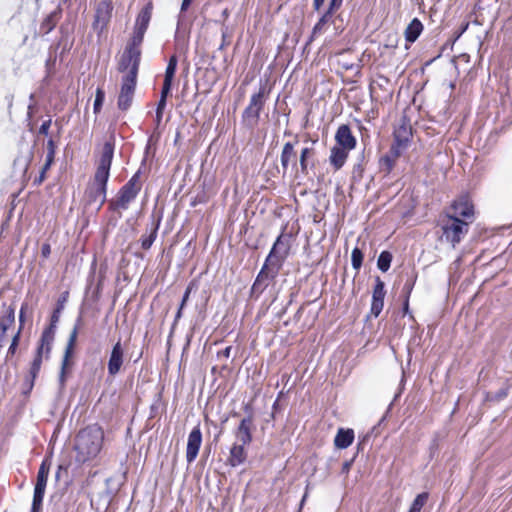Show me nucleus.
I'll use <instances>...</instances> for the list:
<instances>
[{
	"mask_svg": "<svg viewBox=\"0 0 512 512\" xmlns=\"http://www.w3.org/2000/svg\"><path fill=\"white\" fill-rule=\"evenodd\" d=\"M77 335H78V327L75 326L69 335V339H68V342H67V345L65 348L64 357H63L62 364H61V371H60V375H59V383H60L61 388H63L65 385L66 369L69 366V358L71 357V355L73 353Z\"/></svg>",
	"mask_w": 512,
	"mask_h": 512,
	"instance_id": "obj_17",
	"label": "nucleus"
},
{
	"mask_svg": "<svg viewBox=\"0 0 512 512\" xmlns=\"http://www.w3.org/2000/svg\"><path fill=\"white\" fill-rule=\"evenodd\" d=\"M41 253L44 258H47L51 253V248L49 244H43L41 248Z\"/></svg>",
	"mask_w": 512,
	"mask_h": 512,
	"instance_id": "obj_47",
	"label": "nucleus"
},
{
	"mask_svg": "<svg viewBox=\"0 0 512 512\" xmlns=\"http://www.w3.org/2000/svg\"><path fill=\"white\" fill-rule=\"evenodd\" d=\"M141 189L140 170L121 188L116 202L118 208L127 209L128 204L134 200Z\"/></svg>",
	"mask_w": 512,
	"mask_h": 512,
	"instance_id": "obj_10",
	"label": "nucleus"
},
{
	"mask_svg": "<svg viewBox=\"0 0 512 512\" xmlns=\"http://www.w3.org/2000/svg\"><path fill=\"white\" fill-rule=\"evenodd\" d=\"M325 0H313V7L315 10H319L321 6L324 4Z\"/></svg>",
	"mask_w": 512,
	"mask_h": 512,
	"instance_id": "obj_50",
	"label": "nucleus"
},
{
	"mask_svg": "<svg viewBox=\"0 0 512 512\" xmlns=\"http://www.w3.org/2000/svg\"><path fill=\"white\" fill-rule=\"evenodd\" d=\"M333 13L334 12H330L328 9L327 12L319 19V21L324 25H327L330 22Z\"/></svg>",
	"mask_w": 512,
	"mask_h": 512,
	"instance_id": "obj_46",
	"label": "nucleus"
},
{
	"mask_svg": "<svg viewBox=\"0 0 512 512\" xmlns=\"http://www.w3.org/2000/svg\"><path fill=\"white\" fill-rule=\"evenodd\" d=\"M104 100H105V93H104V91L101 88H97L96 95H95V100H94V112L95 113H99L100 112Z\"/></svg>",
	"mask_w": 512,
	"mask_h": 512,
	"instance_id": "obj_36",
	"label": "nucleus"
},
{
	"mask_svg": "<svg viewBox=\"0 0 512 512\" xmlns=\"http://www.w3.org/2000/svg\"><path fill=\"white\" fill-rule=\"evenodd\" d=\"M354 440V431L352 429L339 428L334 439V445L338 449L348 448Z\"/></svg>",
	"mask_w": 512,
	"mask_h": 512,
	"instance_id": "obj_21",
	"label": "nucleus"
},
{
	"mask_svg": "<svg viewBox=\"0 0 512 512\" xmlns=\"http://www.w3.org/2000/svg\"><path fill=\"white\" fill-rule=\"evenodd\" d=\"M423 31V25L421 21L417 18H414L407 28L405 29V39L407 42L413 43L420 36Z\"/></svg>",
	"mask_w": 512,
	"mask_h": 512,
	"instance_id": "obj_22",
	"label": "nucleus"
},
{
	"mask_svg": "<svg viewBox=\"0 0 512 512\" xmlns=\"http://www.w3.org/2000/svg\"><path fill=\"white\" fill-rule=\"evenodd\" d=\"M152 17V4L148 3L138 14L131 39L135 44H142L144 34Z\"/></svg>",
	"mask_w": 512,
	"mask_h": 512,
	"instance_id": "obj_11",
	"label": "nucleus"
},
{
	"mask_svg": "<svg viewBox=\"0 0 512 512\" xmlns=\"http://www.w3.org/2000/svg\"><path fill=\"white\" fill-rule=\"evenodd\" d=\"M113 7L108 1H101L97 5L95 19L93 22V28L98 31V33L103 32L106 28L108 22L110 21Z\"/></svg>",
	"mask_w": 512,
	"mask_h": 512,
	"instance_id": "obj_14",
	"label": "nucleus"
},
{
	"mask_svg": "<svg viewBox=\"0 0 512 512\" xmlns=\"http://www.w3.org/2000/svg\"><path fill=\"white\" fill-rule=\"evenodd\" d=\"M334 164V167L336 170L340 169L343 165L344 162H338V161H335V162H332Z\"/></svg>",
	"mask_w": 512,
	"mask_h": 512,
	"instance_id": "obj_52",
	"label": "nucleus"
},
{
	"mask_svg": "<svg viewBox=\"0 0 512 512\" xmlns=\"http://www.w3.org/2000/svg\"><path fill=\"white\" fill-rule=\"evenodd\" d=\"M298 153V148L295 144L286 143L283 147L282 151V159L281 160H290L291 158L296 157Z\"/></svg>",
	"mask_w": 512,
	"mask_h": 512,
	"instance_id": "obj_33",
	"label": "nucleus"
},
{
	"mask_svg": "<svg viewBox=\"0 0 512 512\" xmlns=\"http://www.w3.org/2000/svg\"><path fill=\"white\" fill-rule=\"evenodd\" d=\"M21 327H19L17 333L12 337L11 344L8 348L6 358L13 356L16 353L19 341H20Z\"/></svg>",
	"mask_w": 512,
	"mask_h": 512,
	"instance_id": "obj_35",
	"label": "nucleus"
},
{
	"mask_svg": "<svg viewBox=\"0 0 512 512\" xmlns=\"http://www.w3.org/2000/svg\"><path fill=\"white\" fill-rule=\"evenodd\" d=\"M412 136L411 126L405 122L401 123L394 131V139L410 141Z\"/></svg>",
	"mask_w": 512,
	"mask_h": 512,
	"instance_id": "obj_25",
	"label": "nucleus"
},
{
	"mask_svg": "<svg viewBox=\"0 0 512 512\" xmlns=\"http://www.w3.org/2000/svg\"><path fill=\"white\" fill-rule=\"evenodd\" d=\"M136 78L123 77L120 94L118 97V107L121 110H127L132 103Z\"/></svg>",
	"mask_w": 512,
	"mask_h": 512,
	"instance_id": "obj_13",
	"label": "nucleus"
},
{
	"mask_svg": "<svg viewBox=\"0 0 512 512\" xmlns=\"http://www.w3.org/2000/svg\"><path fill=\"white\" fill-rule=\"evenodd\" d=\"M291 235L281 233L274 242L262 269L253 284L254 291L262 292L280 271L283 263L290 253Z\"/></svg>",
	"mask_w": 512,
	"mask_h": 512,
	"instance_id": "obj_1",
	"label": "nucleus"
},
{
	"mask_svg": "<svg viewBox=\"0 0 512 512\" xmlns=\"http://www.w3.org/2000/svg\"><path fill=\"white\" fill-rule=\"evenodd\" d=\"M140 45L135 44L132 40L127 44L119 62V71L126 73L124 77H137L141 55Z\"/></svg>",
	"mask_w": 512,
	"mask_h": 512,
	"instance_id": "obj_6",
	"label": "nucleus"
},
{
	"mask_svg": "<svg viewBox=\"0 0 512 512\" xmlns=\"http://www.w3.org/2000/svg\"><path fill=\"white\" fill-rule=\"evenodd\" d=\"M104 431L98 425H90L80 430L75 438L74 451L75 460L84 464L95 459L103 446Z\"/></svg>",
	"mask_w": 512,
	"mask_h": 512,
	"instance_id": "obj_2",
	"label": "nucleus"
},
{
	"mask_svg": "<svg viewBox=\"0 0 512 512\" xmlns=\"http://www.w3.org/2000/svg\"><path fill=\"white\" fill-rule=\"evenodd\" d=\"M231 351H232V347L228 346L225 349H223L222 351H219L217 356H218V358L228 359L231 355Z\"/></svg>",
	"mask_w": 512,
	"mask_h": 512,
	"instance_id": "obj_44",
	"label": "nucleus"
},
{
	"mask_svg": "<svg viewBox=\"0 0 512 512\" xmlns=\"http://www.w3.org/2000/svg\"><path fill=\"white\" fill-rule=\"evenodd\" d=\"M50 467L43 461L37 473V480L34 487L33 501L30 512H41L42 502L47 486Z\"/></svg>",
	"mask_w": 512,
	"mask_h": 512,
	"instance_id": "obj_8",
	"label": "nucleus"
},
{
	"mask_svg": "<svg viewBox=\"0 0 512 512\" xmlns=\"http://www.w3.org/2000/svg\"><path fill=\"white\" fill-rule=\"evenodd\" d=\"M375 282L372 293L371 314L378 317L384 307L386 291L385 284L379 277H376Z\"/></svg>",
	"mask_w": 512,
	"mask_h": 512,
	"instance_id": "obj_16",
	"label": "nucleus"
},
{
	"mask_svg": "<svg viewBox=\"0 0 512 512\" xmlns=\"http://www.w3.org/2000/svg\"><path fill=\"white\" fill-rule=\"evenodd\" d=\"M362 262H363V253L358 247H355L351 253L352 267L355 270H359L360 267L362 266Z\"/></svg>",
	"mask_w": 512,
	"mask_h": 512,
	"instance_id": "obj_34",
	"label": "nucleus"
},
{
	"mask_svg": "<svg viewBox=\"0 0 512 512\" xmlns=\"http://www.w3.org/2000/svg\"><path fill=\"white\" fill-rule=\"evenodd\" d=\"M253 420L250 416L243 418L234 432L235 443L250 445L252 442Z\"/></svg>",
	"mask_w": 512,
	"mask_h": 512,
	"instance_id": "obj_18",
	"label": "nucleus"
},
{
	"mask_svg": "<svg viewBox=\"0 0 512 512\" xmlns=\"http://www.w3.org/2000/svg\"><path fill=\"white\" fill-rule=\"evenodd\" d=\"M157 228H154L152 232L141 239V247L145 250L149 249L156 239Z\"/></svg>",
	"mask_w": 512,
	"mask_h": 512,
	"instance_id": "obj_37",
	"label": "nucleus"
},
{
	"mask_svg": "<svg viewBox=\"0 0 512 512\" xmlns=\"http://www.w3.org/2000/svg\"><path fill=\"white\" fill-rule=\"evenodd\" d=\"M350 465H351L350 462H345L343 464V468H342L343 472H348L350 469Z\"/></svg>",
	"mask_w": 512,
	"mask_h": 512,
	"instance_id": "obj_51",
	"label": "nucleus"
},
{
	"mask_svg": "<svg viewBox=\"0 0 512 512\" xmlns=\"http://www.w3.org/2000/svg\"><path fill=\"white\" fill-rule=\"evenodd\" d=\"M246 445H242L240 443H233L230 454L228 457V463L232 467H237L243 464L247 459V452L245 449Z\"/></svg>",
	"mask_w": 512,
	"mask_h": 512,
	"instance_id": "obj_20",
	"label": "nucleus"
},
{
	"mask_svg": "<svg viewBox=\"0 0 512 512\" xmlns=\"http://www.w3.org/2000/svg\"><path fill=\"white\" fill-rule=\"evenodd\" d=\"M182 316V310H180V308L178 309L177 313H176V320L180 319Z\"/></svg>",
	"mask_w": 512,
	"mask_h": 512,
	"instance_id": "obj_53",
	"label": "nucleus"
},
{
	"mask_svg": "<svg viewBox=\"0 0 512 512\" xmlns=\"http://www.w3.org/2000/svg\"><path fill=\"white\" fill-rule=\"evenodd\" d=\"M197 285L195 283V281H192L189 283V285L187 286L185 292H184V295H183V298H182V301H181V304H180V310H183V308L185 307L188 299H189V296L191 294V291L196 288Z\"/></svg>",
	"mask_w": 512,
	"mask_h": 512,
	"instance_id": "obj_39",
	"label": "nucleus"
},
{
	"mask_svg": "<svg viewBox=\"0 0 512 512\" xmlns=\"http://www.w3.org/2000/svg\"><path fill=\"white\" fill-rule=\"evenodd\" d=\"M342 2L343 0H331L328 9L330 10V12H335L341 7Z\"/></svg>",
	"mask_w": 512,
	"mask_h": 512,
	"instance_id": "obj_42",
	"label": "nucleus"
},
{
	"mask_svg": "<svg viewBox=\"0 0 512 512\" xmlns=\"http://www.w3.org/2000/svg\"><path fill=\"white\" fill-rule=\"evenodd\" d=\"M100 160H112L114 155V143L110 140H107L103 143L100 150Z\"/></svg>",
	"mask_w": 512,
	"mask_h": 512,
	"instance_id": "obj_30",
	"label": "nucleus"
},
{
	"mask_svg": "<svg viewBox=\"0 0 512 512\" xmlns=\"http://www.w3.org/2000/svg\"><path fill=\"white\" fill-rule=\"evenodd\" d=\"M202 444V432L199 426H195L189 433L186 447V460L192 463L199 452Z\"/></svg>",
	"mask_w": 512,
	"mask_h": 512,
	"instance_id": "obj_15",
	"label": "nucleus"
},
{
	"mask_svg": "<svg viewBox=\"0 0 512 512\" xmlns=\"http://www.w3.org/2000/svg\"><path fill=\"white\" fill-rule=\"evenodd\" d=\"M474 205L467 193L461 194L455 199L446 215H455V217L462 218L461 220L468 221L471 224L474 221Z\"/></svg>",
	"mask_w": 512,
	"mask_h": 512,
	"instance_id": "obj_9",
	"label": "nucleus"
},
{
	"mask_svg": "<svg viewBox=\"0 0 512 512\" xmlns=\"http://www.w3.org/2000/svg\"><path fill=\"white\" fill-rule=\"evenodd\" d=\"M53 341L54 339L51 338L50 332L42 333L35 357L31 363L29 375L25 379L24 385L27 392H30L34 387V383L41 369L43 359L49 358Z\"/></svg>",
	"mask_w": 512,
	"mask_h": 512,
	"instance_id": "obj_3",
	"label": "nucleus"
},
{
	"mask_svg": "<svg viewBox=\"0 0 512 512\" xmlns=\"http://www.w3.org/2000/svg\"><path fill=\"white\" fill-rule=\"evenodd\" d=\"M111 162H101L98 166L92 183L88 186L86 194L90 202L102 206L106 200L107 182L110 175Z\"/></svg>",
	"mask_w": 512,
	"mask_h": 512,
	"instance_id": "obj_4",
	"label": "nucleus"
},
{
	"mask_svg": "<svg viewBox=\"0 0 512 512\" xmlns=\"http://www.w3.org/2000/svg\"><path fill=\"white\" fill-rule=\"evenodd\" d=\"M265 103V88L261 87L260 90L253 94L250 99L249 105L256 109L259 113L261 112Z\"/></svg>",
	"mask_w": 512,
	"mask_h": 512,
	"instance_id": "obj_26",
	"label": "nucleus"
},
{
	"mask_svg": "<svg viewBox=\"0 0 512 512\" xmlns=\"http://www.w3.org/2000/svg\"><path fill=\"white\" fill-rule=\"evenodd\" d=\"M193 2V0H183L182 1V4H181V13L185 12L189 6L191 5V3Z\"/></svg>",
	"mask_w": 512,
	"mask_h": 512,
	"instance_id": "obj_49",
	"label": "nucleus"
},
{
	"mask_svg": "<svg viewBox=\"0 0 512 512\" xmlns=\"http://www.w3.org/2000/svg\"><path fill=\"white\" fill-rule=\"evenodd\" d=\"M428 499V494L427 493H420L416 496V498L414 499L410 509H409V512H420L421 509L423 508V506L425 505L426 501Z\"/></svg>",
	"mask_w": 512,
	"mask_h": 512,
	"instance_id": "obj_32",
	"label": "nucleus"
},
{
	"mask_svg": "<svg viewBox=\"0 0 512 512\" xmlns=\"http://www.w3.org/2000/svg\"><path fill=\"white\" fill-rule=\"evenodd\" d=\"M407 309H408V301H406V303H405V310H407Z\"/></svg>",
	"mask_w": 512,
	"mask_h": 512,
	"instance_id": "obj_55",
	"label": "nucleus"
},
{
	"mask_svg": "<svg viewBox=\"0 0 512 512\" xmlns=\"http://www.w3.org/2000/svg\"><path fill=\"white\" fill-rule=\"evenodd\" d=\"M169 93H170V90H165V88H162L161 97H160V100L158 102L157 111H156V119H157L158 123L162 119V114H163V111H164L165 106H166V99H167Z\"/></svg>",
	"mask_w": 512,
	"mask_h": 512,
	"instance_id": "obj_31",
	"label": "nucleus"
},
{
	"mask_svg": "<svg viewBox=\"0 0 512 512\" xmlns=\"http://www.w3.org/2000/svg\"><path fill=\"white\" fill-rule=\"evenodd\" d=\"M125 361V351L120 341L116 342L109 355L107 370L110 376H116Z\"/></svg>",
	"mask_w": 512,
	"mask_h": 512,
	"instance_id": "obj_12",
	"label": "nucleus"
},
{
	"mask_svg": "<svg viewBox=\"0 0 512 512\" xmlns=\"http://www.w3.org/2000/svg\"><path fill=\"white\" fill-rule=\"evenodd\" d=\"M469 222L455 217V215H446L442 221V238L455 247L462 241L469 231Z\"/></svg>",
	"mask_w": 512,
	"mask_h": 512,
	"instance_id": "obj_5",
	"label": "nucleus"
},
{
	"mask_svg": "<svg viewBox=\"0 0 512 512\" xmlns=\"http://www.w3.org/2000/svg\"><path fill=\"white\" fill-rule=\"evenodd\" d=\"M51 164L52 162H45L44 166L40 170L39 176L34 179L35 185H40L44 181L46 172L50 169Z\"/></svg>",
	"mask_w": 512,
	"mask_h": 512,
	"instance_id": "obj_38",
	"label": "nucleus"
},
{
	"mask_svg": "<svg viewBox=\"0 0 512 512\" xmlns=\"http://www.w3.org/2000/svg\"><path fill=\"white\" fill-rule=\"evenodd\" d=\"M410 141H402L394 139V144L391 147L392 156L395 158L402 157L404 152L408 149Z\"/></svg>",
	"mask_w": 512,
	"mask_h": 512,
	"instance_id": "obj_27",
	"label": "nucleus"
},
{
	"mask_svg": "<svg viewBox=\"0 0 512 512\" xmlns=\"http://www.w3.org/2000/svg\"><path fill=\"white\" fill-rule=\"evenodd\" d=\"M335 140L337 147L333 149L330 160H344L348 156V152L356 146V139L348 125L338 127Z\"/></svg>",
	"mask_w": 512,
	"mask_h": 512,
	"instance_id": "obj_7",
	"label": "nucleus"
},
{
	"mask_svg": "<svg viewBox=\"0 0 512 512\" xmlns=\"http://www.w3.org/2000/svg\"><path fill=\"white\" fill-rule=\"evenodd\" d=\"M392 261V254L389 251H382L377 260V267L382 272H387Z\"/></svg>",
	"mask_w": 512,
	"mask_h": 512,
	"instance_id": "obj_29",
	"label": "nucleus"
},
{
	"mask_svg": "<svg viewBox=\"0 0 512 512\" xmlns=\"http://www.w3.org/2000/svg\"><path fill=\"white\" fill-rule=\"evenodd\" d=\"M296 146L298 148V152L300 153V160H306L312 156V150L309 147L301 146L298 142H296Z\"/></svg>",
	"mask_w": 512,
	"mask_h": 512,
	"instance_id": "obj_40",
	"label": "nucleus"
},
{
	"mask_svg": "<svg viewBox=\"0 0 512 512\" xmlns=\"http://www.w3.org/2000/svg\"><path fill=\"white\" fill-rule=\"evenodd\" d=\"M50 125H51V120L44 121L39 128V133L47 135Z\"/></svg>",
	"mask_w": 512,
	"mask_h": 512,
	"instance_id": "obj_43",
	"label": "nucleus"
},
{
	"mask_svg": "<svg viewBox=\"0 0 512 512\" xmlns=\"http://www.w3.org/2000/svg\"><path fill=\"white\" fill-rule=\"evenodd\" d=\"M66 301V297L64 296L61 300L58 301V306L54 310L52 316H51V323L50 325L44 329L42 333H51V338L54 339L55 337V331H56V325L59 321L60 313L64 307V303Z\"/></svg>",
	"mask_w": 512,
	"mask_h": 512,
	"instance_id": "obj_24",
	"label": "nucleus"
},
{
	"mask_svg": "<svg viewBox=\"0 0 512 512\" xmlns=\"http://www.w3.org/2000/svg\"><path fill=\"white\" fill-rule=\"evenodd\" d=\"M260 113L248 105L243 112V119L248 126H254L258 122Z\"/></svg>",
	"mask_w": 512,
	"mask_h": 512,
	"instance_id": "obj_28",
	"label": "nucleus"
},
{
	"mask_svg": "<svg viewBox=\"0 0 512 512\" xmlns=\"http://www.w3.org/2000/svg\"><path fill=\"white\" fill-rule=\"evenodd\" d=\"M27 308V305L26 304H23L21 306V309H20V313H19V320H20V327L22 328L23 326V323H24V314H25V310Z\"/></svg>",
	"mask_w": 512,
	"mask_h": 512,
	"instance_id": "obj_48",
	"label": "nucleus"
},
{
	"mask_svg": "<svg viewBox=\"0 0 512 512\" xmlns=\"http://www.w3.org/2000/svg\"><path fill=\"white\" fill-rule=\"evenodd\" d=\"M325 28H326V25H324L322 22L318 21L313 28L312 38L321 34L325 30Z\"/></svg>",
	"mask_w": 512,
	"mask_h": 512,
	"instance_id": "obj_41",
	"label": "nucleus"
},
{
	"mask_svg": "<svg viewBox=\"0 0 512 512\" xmlns=\"http://www.w3.org/2000/svg\"><path fill=\"white\" fill-rule=\"evenodd\" d=\"M387 164H388V170H391L392 169V165H391L392 162H387Z\"/></svg>",
	"mask_w": 512,
	"mask_h": 512,
	"instance_id": "obj_54",
	"label": "nucleus"
},
{
	"mask_svg": "<svg viewBox=\"0 0 512 512\" xmlns=\"http://www.w3.org/2000/svg\"><path fill=\"white\" fill-rule=\"evenodd\" d=\"M53 158H54L53 141L49 140L48 141V151H47V155H46V160H53Z\"/></svg>",
	"mask_w": 512,
	"mask_h": 512,
	"instance_id": "obj_45",
	"label": "nucleus"
},
{
	"mask_svg": "<svg viewBox=\"0 0 512 512\" xmlns=\"http://www.w3.org/2000/svg\"><path fill=\"white\" fill-rule=\"evenodd\" d=\"M177 58L176 56H172L169 59L168 65L165 70L164 83L163 87L165 90H171L172 82L175 76L176 68H177Z\"/></svg>",
	"mask_w": 512,
	"mask_h": 512,
	"instance_id": "obj_23",
	"label": "nucleus"
},
{
	"mask_svg": "<svg viewBox=\"0 0 512 512\" xmlns=\"http://www.w3.org/2000/svg\"><path fill=\"white\" fill-rule=\"evenodd\" d=\"M15 322V310L8 307L5 315L0 317V347L6 343V332Z\"/></svg>",
	"mask_w": 512,
	"mask_h": 512,
	"instance_id": "obj_19",
	"label": "nucleus"
}]
</instances>
